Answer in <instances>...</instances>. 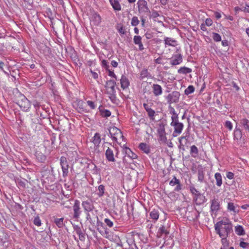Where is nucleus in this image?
<instances>
[{"instance_id": "obj_1", "label": "nucleus", "mask_w": 249, "mask_h": 249, "mask_svg": "<svg viewBox=\"0 0 249 249\" xmlns=\"http://www.w3.org/2000/svg\"><path fill=\"white\" fill-rule=\"evenodd\" d=\"M214 229L216 233L222 238V240H226L230 233L232 231V224L228 220H221L214 225Z\"/></svg>"}, {"instance_id": "obj_2", "label": "nucleus", "mask_w": 249, "mask_h": 249, "mask_svg": "<svg viewBox=\"0 0 249 249\" xmlns=\"http://www.w3.org/2000/svg\"><path fill=\"white\" fill-rule=\"evenodd\" d=\"M116 83L114 80H110L107 81L106 84V88L107 89V94L111 101L113 103L116 102V95L115 86Z\"/></svg>"}, {"instance_id": "obj_3", "label": "nucleus", "mask_w": 249, "mask_h": 249, "mask_svg": "<svg viewBox=\"0 0 249 249\" xmlns=\"http://www.w3.org/2000/svg\"><path fill=\"white\" fill-rule=\"evenodd\" d=\"M16 103L24 111H28L31 107L30 101L22 94L19 93L16 98Z\"/></svg>"}, {"instance_id": "obj_4", "label": "nucleus", "mask_w": 249, "mask_h": 249, "mask_svg": "<svg viewBox=\"0 0 249 249\" xmlns=\"http://www.w3.org/2000/svg\"><path fill=\"white\" fill-rule=\"evenodd\" d=\"M138 12L143 16H149L150 11L148 7L147 2L145 0H139L138 2Z\"/></svg>"}, {"instance_id": "obj_5", "label": "nucleus", "mask_w": 249, "mask_h": 249, "mask_svg": "<svg viewBox=\"0 0 249 249\" xmlns=\"http://www.w3.org/2000/svg\"><path fill=\"white\" fill-rule=\"evenodd\" d=\"M109 134L113 141L119 143L118 140L123 139L124 136L120 129L116 127H111L109 129Z\"/></svg>"}, {"instance_id": "obj_6", "label": "nucleus", "mask_w": 249, "mask_h": 249, "mask_svg": "<svg viewBox=\"0 0 249 249\" xmlns=\"http://www.w3.org/2000/svg\"><path fill=\"white\" fill-rule=\"evenodd\" d=\"M71 200L74 201V204L72 206V210L73 212L72 219L76 221H78L80 217V215L82 213V211L80 208V202L77 199H71Z\"/></svg>"}, {"instance_id": "obj_7", "label": "nucleus", "mask_w": 249, "mask_h": 249, "mask_svg": "<svg viewBox=\"0 0 249 249\" xmlns=\"http://www.w3.org/2000/svg\"><path fill=\"white\" fill-rule=\"evenodd\" d=\"M114 151L116 152V156L118 154V150L115 147H107L105 152V156L107 160L110 162H114L115 161L114 158Z\"/></svg>"}, {"instance_id": "obj_8", "label": "nucleus", "mask_w": 249, "mask_h": 249, "mask_svg": "<svg viewBox=\"0 0 249 249\" xmlns=\"http://www.w3.org/2000/svg\"><path fill=\"white\" fill-rule=\"evenodd\" d=\"M180 97V93L178 91H174L169 94L166 97L167 103L169 104L178 102Z\"/></svg>"}, {"instance_id": "obj_9", "label": "nucleus", "mask_w": 249, "mask_h": 249, "mask_svg": "<svg viewBox=\"0 0 249 249\" xmlns=\"http://www.w3.org/2000/svg\"><path fill=\"white\" fill-rule=\"evenodd\" d=\"M60 165L63 172V177H66L68 176L69 173V165L67 159L65 157H61L60 159Z\"/></svg>"}, {"instance_id": "obj_10", "label": "nucleus", "mask_w": 249, "mask_h": 249, "mask_svg": "<svg viewBox=\"0 0 249 249\" xmlns=\"http://www.w3.org/2000/svg\"><path fill=\"white\" fill-rule=\"evenodd\" d=\"M86 213L87 221H88L92 226H95L96 222L98 224V226H99V224H101V225H103L102 222H99V218L97 215L93 213L91 214L90 212L87 213Z\"/></svg>"}, {"instance_id": "obj_11", "label": "nucleus", "mask_w": 249, "mask_h": 249, "mask_svg": "<svg viewBox=\"0 0 249 249\" xmlns=\"http://www.w3.org/2000/svg\"><path fill=\"white\" fill-rule=\"evenodd\" d=\"M169 233V231L167 227L162 225L159 227L157 233V236L158 238L165 237Z\"/></svg>"}, {"instance_id": "obj_12", "label": "nucleus", "mask_w": 249, "mask_h": 249, "mask_svg": "<svg viewBox=\"0 0 249 249\" xmlns=\"http://www.w3.org/2000/svg\"><path fill=\"white\" fill-rule=\"evenodd\" d=\"M211 211L213 213H216L220 209V204L217 198L213 197L211 200Z\"/></svg>"}, {"instance_id": "obj_13", "label": "nucleus", "mask_w": 249, "mask_h": 249, "mask_svg": "<svg viewBox=\"0 0 249 249\" xmlns=\"http://www.w3.org/2000/svg\"><path fill=\"white\" fill-rule=\"evenodd\" d=\"M82 206L86 213L91 212L94 209V206L92 202L88 200L83 201Z\"/></svg>"}, {"instance_id": "obj_14", "label": "nucleus", "mask_w": 249, "mask_h": 249, "mask_svg": "<svg viewBox=\"0 0 249 249\" xmlns=\"http://www.w3.org/2000/svg\"><path fill=\"white\" fill-rule=\"evenodd\" d=\"M193 199L196 205H201L207 201V199L205 196L200 193H199L197 194L196 196H194Z\"/></svg>"}, {"instance_id": "obj_15", "label": "nucleus", "mask_w": 249, "mask_h": 249, "mask_svg": "<svg viewBox=\"0 0 249 249\" xmlns=\"http://www.w3.org/2000/svg\"><path fill=\"white\" fill-rule=\"evenodd\" d=\"M182 62V56L181 54H176L171 59L170 64L172 65H177Z\"/></svg>"}, {"instance_id": "obj_16", "label": "nucleus", "mask_w": 249, "mask_h": 249, "mask_svg": "<svg viewBox=\"0 0 249 249\" xmlns=\"http://www.w3.org/2000/svg\"><path fill=\"white\" fill-rule=\"evenodd\" d=\"M90 20L94 25H98L101 21V18L97 13H93L90 17Z\"/></svg>"}, {"instance_id": "obj_17", "label": "nucleus", "mask_w": 249, "mask_h": 249, "mask_svg": "<svg viewBox=\"0 0 249 249\" xmlns=\"http://www.w3.org/2000/svg\"><path fill=\"white\" fill-rule=\"evenodd\" d=\"M174 130L173 133V137H177L178 135L180 134L182 132L184 125L182 123H180L176 125L173 126Z\"/></svg>"}, {"instance_id": "obj_18", "label": "nucleus", "mask_w": 249, "mask_h": 249, "mask_svg": "<svg viewBox=\"0 0 249 249\" xmlns=\"http://www.w3.org/2000/svg\"><path fill=\"white\" fill-rule=\"evenodd\" d=\"M169 185L172 186L177 185L174 189L175 191H179L181 189V185L180 181L175 176H174L173 179L170 181Z\"/></svg>"}, {"instance_id": "obj_19", "label": "nucleus", "mask_w": 249, "mask_h": 249, "mask_svg": "<svg viewBox=\"0 0 249 249\" xmlns=\"http://www.w3.org/2000/svg\"><path fill=\"white\" fill-rule=\"evenodd\" d=\"M121 87L123 89H127L129 85L130 82L128 79L124 75H122L120 79Z\"/></svg>"}, {"instance_id": "obj_20", "label": "nucleus", "mask_w": 249, "mask_h": 249, "mask_svg": "<svg viewBox=\"0 0 249 249\" xmlns=\"http://www.w3.org/2000/svg\"><path fill=\"white\" fill-rule=\"evenodd\" d=\"M152 90L153 93L155 96H159L162 93V89L161 87L158 84H153Z\"/></svg>"}, {"instance_id": "obj_21", "label": "nucleus", "mask_w": 249, "mask_h": 249, "mask_svg": "<svg viewBox=\"0 0 249 249\" xmlns=\"http://www.w3.org/2000/svg\"><path fill=\"white\" fill-rule=\"evenodd\" d=\"M188 137L187 136H181L178 138V142L179 145H178V148L183 151L185 150L184 146L185 144H187Z\"/></svg>"}, {"instance_id": "obj_22", "label": "nucleus", "mask_w": 249, "mask_h": 249, "mask_svg": "<svg viewBox=\"0 0 249 249\" xmlns=\"http://www.w3.org/2000/svg\"><path fill=\"white\" fill-rule=\"evenodd\" d=\"M164 41L165 47L167 46L175 47L177 45V41L171 37H165Z\"/></svg>"}, {"instance_id": "obj_23", "label": "nucleus", "mask_w": 249, "mask_h": 249, "mask_svg": "<svg viewBox=\"0 0 249 249\" xmlns=\"http://www.w3.org/2000/svg\"><path fill=\"white\" fill-rule=\"evenodd\" d=\"M133 40L134 43L139 46V48L140 51H143L144 50V47L142 42V37L141 36H135Z\"/></svg>"}, {"instance_id": "obj_24", "label": "nucleus", "mask_w": 249, "mask_h": 249, "mask_svg": "<svg viewBox=\"0 0 249 249\" xmlns=\"http://www.w3.org/2000/svg\"><path fill=\"white\" fill-rule=\"evenodd\" d=\"M198 180L203 182L204 179V169L202 166L199 165L197 169Z\"/></svg>"}, {"instance_id": "obj_25", "label": "nucleus", "mask_w": 249, "mask_h": 249, "mask_svg": "<svg viewBox=\"0 0 249 249\" xmlns=\"http://www.w3.org/2000/svg\"><path fill=\"white\" fill-rule=\"evenodd\" d=\"M99 110L103 117L107 118L111 115V112L109 110L104 108L102 106L99 107Z\"/></svg>"}, {"instance_id": "obj_26", "label": "nucleus", "mask_w": 249, "mask_h": 249, "mask_svg": "<svg viewBox=\"0 0 249 249\" xmlns=\"http://www.w3.org/2000/svg\"><path fill=\"white\" fill-rule=\"evenodd\" d=\"M149 215L151 219L156 221L159 217V212L158 210L153 209L150 212Z\"/></svg>"}, {"instance_id": "obj_27", "label": "nucleus", "mask_w": 249, "mask_h": 249, "mask_svg": "<svg viewBox=\"0 0 249 249\" xmlns=\"http://www.w3.org/2000/svg\"><path fill=\"white\" fill-rule=\"evenodd\" d=\"M101 139L99 133H96L92 138V142L95 146H98L101 142Z\"/></svg>"}, {"instance_id": "obj_28", "label": "nucleus", "mask_w": 249, "mask_h": 249, "mask_svg": "<svg viewBox=\"0 0 249 249\" xmlns=\"http://www.w3.org/2000/svg\"><path fill=\"white\" fill-rule=\"evenodd\" d=\"M109 1L114 10L119 11L121 10V5L117 0H109Z\"/></svg>"}, {"instance_id": "obj_29", "label": "nucleus", "mask_w": 249, "mask_h": 249, "mask_svg": "<svg viewBox=\"0 0 249 249\" xmlns=\"http://www.w3.org/2000/svg\"><path fill=\"white\" fill-rule=\"evenodd\" d=\"M152 77L151 74L148 72L147 69H143L140 72V79H143L145 78H150Z\"/></svg>"}, {"instance_id": "obj_30", "label": "nucleus", "mask_w": 249, "mask_h": 249, "mask_svg": "<svg viewBox=\"0 0 249 249\" xmlns=\"http://www.w3.org/2000/svg\"><path fill=\"white\" fill-rule=\"evenodd\" d=\"M240 124L244 129L249 132V120L246 118L242 119Z\"/></svg>"}, {"instance_id": "obj_31", "label": "nucleus", "mask_w": 249, "mask_h": 249, "mask_svg": "<svg viewBox=\"0 0 249 249\" xmlns=\"http://www.w3.org/2000/svg\"><path fill=\"white\" fill-rule=\"evenodd\" d=\"M84 102L82 100H78L77 101V105L78 106V108H77L78 111L79 112H88L89 110H88L87 109L85 108L84 107Z\"/></svg>"}, {"instance_id": "obj_32", "label": "nucleus", "mask_w": 249, "mask_h": 249, "mask_svg": "<svg viewBox=\"0 0 249 249\" xmlns=\"http://www.w3.org/2000/svg\"><path fill=\"white\" fill-rule=\"evenodd\" d=\"M139 147L141 150L146 154H149L150 152L149 146L145 143H141Z\"/></svg>"}, {"instance_id": "obj_33", "label": "nucleus", "mask_w": 249, "mask_h": 249, "mask_svg": "<svg viewBox=\"0 0 249 249\" xmlns=\"http://www.w3.org/2000/svg\"><path fill=\"white\" fill-rule=\"evenodd\" d=\"M214 178L216 180V185L218 187H220L222 184V178L221 174L216 173L214 175Z\"/></svg>"}, {"instance_id": "obj_34", "label": "nucleus", "mask_w": 249, "mask_h": 249, "mask_svg": "<svg viewBox=\"0 0 249 249\" xmlns=\"http://www.w3.org/2000/svg\"><path fill=\"white\" fill-rule=\"evenodd\" d=\"M190 153L193 158L197 157L198 155V150L196 145H194L191 146Z\"/></svg>"}, {"instance_id": "obj_35", "label": "nucleus", "mask_w": 249, "mask_h": 249, "mask_svg": "<svg viewBox=\"0 0 249 249\" xmlns=\"http://www.w3.org/2000/svg\"><path fill=\"white\" fill-rule=\"evenodd\" d=\"M64 218H54V222L58 228H63L65 226Z\"/></svg>"}, {"instance_id": "obj_36", "label": "nucleus", "mask_w": 249, "mask_h": 249, "mask_svg": "<svg viewBox=\"0 0 249 249\" xmlns=\"http://www.w3.org/2000/svg\"><path fill=\"white\" fill-rule=\"evenodd\" d=\"M235 232L238 235H244L245 234V230L241 225H237L235 227Z\"/></svg>"}, {"instance_id": "obj_37", "label": "nucleus", "mask_w": 249, "mask_h": 249, "mask_svg": "<svg viewBox=\"0 0 249 249\" xmlns=\"http://www.w3.org/2000/svg\"><path fill=\"white\" fill-rule=\"evenodd\" d=\"M125 153L131 159H136L137 158V156L128 147L125 148Z\"/></svg>"}, {"instance_id": "obj_38", "label": "nucleus", "mask_w": 249, "mask_h": 249, "mask_svg": "<svg viewBox=\"0 0 249 249\" xmlns=\"http://www.w3.org/2000/svg\"><path fill=\"white\" fill-rule=\"evenodd\" d=\"M165 125L166 124L163 123V122H160V123L158 124V126L157 128L158 134L166 132L165 129Z\"/></svg>"}, {"instance_id": "obj_39", "label": "nucleus", "mask_w": 249, "mask_h": 249, "mask_svg": "<svg viewBox=\"0 0 249 249\" xmlns=\"http://www.w3.org/2000/svg\"><path fill=\"white\" fill-rule=\"evenodd\" d=\"M192 69L186 67H182L179 69L178 71V73L187 74L192 72Z\"/></svg>"}, {"instance_id": "obj_40", "label": "nucleus", "mask_w": 249, "mask_h": 249, "mask_svg": "<svg viewBox=\"0 0 249 249\" xmlns=\"http://www.w3.org/2000/svg\"><path fill=\"white\" fill-rule=\"evenodd\" d=\"M158 140L159 142H160L162 143H166L167 141V138L166 136V132L165 133H159L158 134Z\"/></svg>"}, {"instance_id": "obj_41", "label": "nucleus", "mask_w": 249, "mask_h": 249, "mask_svg": "<svg viewBox=\"0 0 249 249\" xmlns=\"http://www.w3.org/2000/svg\"><path fill=\"white\" fill-rule=\"evenodd\" d=\"M171 120H172V122L170 124V125L172 126H173L175 125H176V124L180 123V122H179V121H178V115L177 114H175V115L174 116H172Z\"/></svg>"}, {"instance_id": "obj_42", "label": "nucleus", "mask_w": 249, "mask_h": 249, "mask_svg": "<svg viewBox=\"0 0 249 249\" xmlns=\"http://www.w3.org/2000/svg\"><path fill=\"white\" fill-rule=\"evenodd\" d=\"M105 188L103 185H100L98 186V192L97 195L99 197H102L105 194Z\"/></svg>"}, {"instance_id": "obj_43", "label": "nucleus", "mask_w": 249, "mask_h": 249, "mask_svg": "<svg viewBox=\"0 0 249 249\" xmlns=\"http://www.w3.org/2000/svg\"><path fill=\"white\" fill-rule=\"evenodd\" d=\"M234 138L237 140L241 139L242 138V134L241 130L236 127L234 132Z\"/></svg>"}, {"instance_id": "obj_44", "label": "nucleus", "mask_w": 249, "mask_h": 249, "mask_svg": "<svg viewBox=\"0 0 249 249\" xmlns=\"http://www.w3.org/2000/svg\"><path fill=\"white\" fill-rule=\"evenodd\" d=\"M75 231L76 233L79 235V239L81 241H83L85 239V236L83 234L80 228L77 226L76 229H75Z\"/></svg>"}, {"instance_id": "obj_45", "label": "nucleus", "mask_w": 249, "mask_h": 249, "mask_svg": "<svg viewBox=\"0 0 249 249\" xmlns=\"http://www.w3.org/2000/svg\"><path fill=\"white\" fill-rule=\"evenodd\" d=\"M195 91V88L193 86L190 85L188 87L185 89L184 91L185 94L188 95L191 93H192Z\"/></svg>"}, {"instance_id": "obj_46", "label": "nucleus", "mask_w": 249, "mask_h": 249, "mask_svg": "<svg viewBox=\"0 0 249 249\" xmlns=\"http://www.w3.org/2000/svg\"><path fill=\"white\" fill-rule=\"evenodd\" d=\"M212 37L215 42H219L221 41V37L219 34L216 33H212Z\"/></svg>"}, {"instance_id": "obj_47", "label": "nucleus", "mask_w": 249, "mask_h": 249, "mask_svg": "<svg viewBox=\"0 0 249 249\" xmlns=\"http://www.w3.org/2000/svg\"><path fill=\"white\" fill-rule=\"evenodd\" d=\"M117 29L118 31V32L122 35H125L126 34V30L123 27V25H118L117 27Z\"/></svg>"}, {"instance_id": "obj_48", "label": "nucleus", "mask_w": 249, "mask_h": 249, "mask_svg": "<svg viewBox=\"0 0 249 249\" xmlns=\"http://www.w3.org/2000/svg\"><path fill=\"white\" fill-rule=\"evenodd\" d=\"M140 23V21L138 19V17H133L132 18L131 24L133 26H136L138 25Z\"/></svg>"}, {"instance_id": "obj_49", "label": "nucleus", "mask_w": 249, "mask_h": 249, "mask_svg": "<svg viewBox=\"0 0 249 249\" xmlns=\"http://www.w3.org/2000/svg\"><path fill=\"white\" fill-rule=\"evenodd\" d=\"M146 112H147L148 115L150 119L153 120L154 119L155 111L152 108H150V109H148L147 111Z\"/></svg>"}, {"instance_id": "obj_50", "label": "nucleus", "mask_w": 249, "mask_h": 249, "mask_svg": "<svg viewBox=\"0 0 249 249\" xmlns=\"http://www.w3.org/2000/svg\"><path fill=\"white\" fill-rule=\"evenodd\" d=\"M228 209L230 211L235 212V207L234 204L232 202H230L228 204Z\"/></svg>"}, {"instance_id": "obj_51", "label": "nucleus", "mask_w": 249, "mask_h": 249, "mask_svg": "<svg viewBox=\"0 0 249 249\" xmlns=\"http://www.w3.org/2000/svg\"><path fill=\"white\" fill-rule=\"evenodd\" d=\"M87 105L90 107L91 109H94L96 108V106L95 104V103L92 101H87Z\"/></svg>"}, {"instance_id": "obj_52", "label": "nucleus", "mask_w": 249, "mask_h": 249, "mask_svg": "<svg viewBox=\"0 0 249 249\" xmlns=\"http://www.w3.org/2000/svg\"><path fill=\"white\" fill-rule=\"evenodd\" d=\"M34 224L37 226H40L41 225V220L38 216L35 218L34 220Z\"/></svg>"}, {"instance_id": "obj_53", "label": "nucleus", "mask_w": 249, "mask_h": 249, "mask_svg": "<svg viewBox=\"0 0 249 249\" xmlns=\"http://www.w3.org/2000/svg\"><path fill=\"white\" fill-rule=\"evenodd\" d=\"M190 191L194 196H196L197 194L200 193L193 186L190 187Z\"/></svg>"}, {"instance_id": "obj_54", "label": "nucleus", "mask_w": 249, "mask_h": 249, "mask_svg": "<svg viewBox=\"0 0 249 249\" xmlns=\"http://www.w3.org/2000/svg\"><path fill=\"white\" fill-rule=\"evenodd\" d=\"M105 223L108 226L109 228H111L113 226V223L112 221L108 218H106L104 220Z\"/></svg>"}, {"instance_id": "obj_55", "label": "nucleus", "mask_w": 249, "mask_h": 249, "mask_svg": "<svg viewBox=\"0 0 249 249\" xmlns=\"http://www.w3.org/2000/svg\"><path fill=\"white\" fill-rule=\"evenodd\" d=\"M225 126L226 127L228 128L230 130H231L232 128V124L230 121H227L225 122Z\"/></svg>"}, {"instance_id": "obj_56", "label": "nucleus", "mask_w": 249, "mask_h": 249, "mask_svg": "<svg viewBox=\"0 0 249 249\" xmlns=\"http://www.w3.org/2000/svg\"><path fill=\"white\" fill-rule=\"evenodd\" d=\"M213 23V21L211 18H206V19L205 20V24L208 26H210L212 25Z\"/></svg>"}, {"instance_id": "obj_57", "label": "nucleus", "mask_w": 249, "mask_h": 249, "mask_svg": "<svg viewBox=\"0 0 249 249\" xmlns=\"http://www.w3.org/2000/svg\"><path fill=\"white\" fill-rule=\"evenodd\" d=\"M249 243L245 242L244 241H241L240 243V246L244 249H246L248 247Z\"/></svg>"}, {"instance_id": "obj_58", "label": "nucleus", "mask_w": 249, "mask_h": 249, "mask_svg": "<svg viewBox=\"0 0 249 249\" xmlns=\"http://www.w3.org/2000/svg\"><path fill=\"white\" fill-rule=\"evenodd\" d=\"M226 177L230 179H232L234 177V174L231 172H228L227 173Z\"/></svg>"}, {"instance_id": "obj_59", "label": "nucleus", "mask_w": 249, "mask_h": 249, "mask_svg": "<svg viewBox=\"0 0 249 249\" xmlns=\"http://www.w3.org/2000/svg\"><path fill=\"white\" fill-rule=\"evenodd\" d=\"M102 65L106 70H108L109 66L108 65L107 62L106 60H103L102 61Z\"/></svg>"}, {"instance_id": "obj_60", "label": "nucleus", "mask_w": 249, "mask_h": 249, "mask_svg": "<svg viewBox=\"0 0 249 249\" xmlns=\"http://www.w3.org/2000/svg\"><path fill=\"white\" fill-rule=\"evenodd\" d=\"M107 70L108 71V75L109 76H111V77H112L114 78L116 80L117 79V76L115 74L114 72L113 71H111L108 70V69Z\"/></svg>"}, {"instance_id": "obj_61", "label": "nucleus", "mask_w": 249, "mask_h": 249, "mask_svg": "<svg viewBox=\"0 0 249 249\" xmlns=\"http://www.w3.org/2000/svg\"><path fill=\"white\" fill-rule=\"evenodd\" d=\"M159 16H160V14H159V13L157 11H152L151 17H152L153 18H156L158 17Z\"/></svg>"}, {"instance_id": "obj_62", "label": "nucleus", "mask_w": 249, "mask_h": 249, "mask_svg": "<svg viewBox=\"0 0 249 249\" xmlns=\"http://www.w3.org/2000/svg\"><path fill=\"white\" fill-rule=\"evenodd\" d=\"M162 59L161 57H159L155 60V62L157 64H162Z\"/></svg>"}, {"instance_id": "obj_63", "label": "nucleus", "mask_w": 249, "mask_h": 249, "mask_svg": "<svg viewBox=\"0 0 249 249\" xmlns=\"http://www.w3.org/2000/svg\"><path fill=\"white\" fill-rule=\"evenodd\" d=\"M214 14L216 19H219L221 17V14L218 12H214Z\"/></svg>"}, {"instance_id": "obj_64", "label": "nucleus", "mask_w": 249, "mask_h": 249, "mask_svg": "<svg viewBox=\"0 0 249 249\" xmlns=\"http://www.w3.org/2000/svg\"><path fill=\"white\" fill-rule=\"evenodd\" d=\"M33 105H34V107H35V108L36 109V110L38 109L40 107L39 103H38L37 102H35L33 103Z\"/></svg>"}]
</instances>
